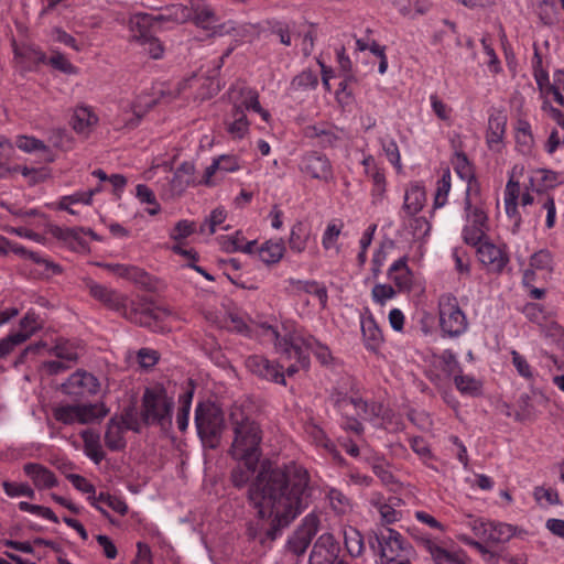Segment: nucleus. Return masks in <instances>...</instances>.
Returning <instances> with one entry per match:
<instances>
[{
	"instance_id": "nucleus-20",
	"label": "nucleus",
	"mask_w": 564,
	"mask_h": 564,
	"mask_svg": "<svg viewBox=\"0 0 564 564\" xmlns=\"http://www.w3.org/2000/svg\"><path fill=\"white\" fill-rule=\"evenodd\" d=\"M240 163L237 156L230 154H221L213 159L212 163L205 169L199 184L213 187L217 184L215 175L217 173L227 174L240 170Z\"/></svg>"
},
{
	"instance_id": "nucleus-38",
	"label": "nucleus",
	"mask_w": 564,
	"mask_h": 564,
	"mask_svg": "<svg viewBox=\"0 0 564 564\" xmlns=\"http://www.w3.org/2000/svg\"><path fill=\"white\" fill-rule=\"evenodd\" d=\"M194 397V386L193 382H188V388L178 397V412L176 415V424L180 431L184 432L189 422V413L192 401Z\"/></svg>"
},
{
	"instance_id": "nucleus-12",
	"label": "nucleus",
	"mask_w": 564,
	"mask_h": 564,
	"mask_svg": "<svg viewBox=\"0 0 564 564\" xmlns=\"http://www.w3.org/2000/svg\"><path fill=\"white\" fill-rule=\"evenodd\" d=\"M102 383L93 373L77 370L62 384L64 393L74 397H93L101 392Z\"/></svg>"
},
{
	"instance_id": "nucleus-43",
	"label": "nucleus",
	"mask_w": 564,
	"mask_h": 564,
	"mask_svg": "<svg viewBox=\"0 0 564 564\" xmlns=\"http://www.w3.org/2000/svg\"><path fill=\"white\" fill-rule=\"evenodd\" d=\"M341 221L333 220L327 224L322 236V246L326 251H333L335 254L340 252L338 239L341 234Z\"/></svg>"
},
{
	"instance_id": "nucleus-21",
	"label": "nucleus",
	"mask_w": 564,
	"mask_h": 564,
	"mask_svg": "<svg viewBox=\"0 0 564 564\" xmlns=\"http://www.w3.org/2000/svg\"><path fill=\"white\" fill-rule=\"evenodd\" d=\"M477 254L479 261L494 272H501L509 262L506 248L489 241H482L478 245Z\"/></svg>"
},
{
	"instance_id": "nucleus-27",
	"label": "nucleus",
	"mask_w": 564,
	"mask_h": 564,
	"mask_svg": "<svg viewBox=\"0 0 564 564\" xmlns=\"http://www.w3.org/2000/svg\"><path fill=\"white\" fill-rule=\"evenodd\" d=\"M360 327L366 349L377 352L383 344V335L373 315L369 313L361 316Z\"/></svg>"
},
{
	"instance_id": "nucleus-19",
	"label": "nucleus",
	"mask_w": 564,
	"mask_h": 564,
	"mask_svg": "<svg viewBox=\"0 0 564 564\" xmlns=\"http://www.w3.org/2000/svg\"><path fill=\"white\" fill-rule=\"evenodd\" d=\"M339 553V545L330 533L322 534L315 542L310 555V564H334Z\"/></svg>"
},
{
	"instance_id": "nucleus-54",
	"label": "nucleus",
	"mask_w": 564,
	"mask_h": 564,
	"mask_svg": "<svg viewBox=\"0 0 564 564\" xmlns=\"http://www.w3.org/2000/svg\"><path fill=\"white\" fill-rule=\"evenodd\" d=\"M39 328H40V324L37 322V317H36L35 313L29 312L20 321V329L17 333H13L11 335L20 337L21 338L20 345H21V344L25 343Z\"/></svg>"
},
{
	"instance_id": "nucleus-4",
	"label": "nucleus",
	"mask_w": 564,
	"mask_h": 564,
	"mask_svg": "<svg viewBox=\"0 0 564 564\" xmlns=\"http://www.w3.org/2000/svg\"><path fill=\"white\" fill-rule=\"evenodd\" d=\"M195 425L202 442L210 448L219 444L225 429L221 409L214 402H199L195 409Z\"/></svg>"
},
{
	"instance_id": "nucleus-10",
	"label": "nucleus",
	"mask_w": 564,
	"mask_h": 564,
	"mask_svg": "<svg viewBox=\"0 0 564 564\" xmlns=\"http://www.w3.org/2000/svg\"><path fill=\"white\" fill-rule=\"evenodd\" d=\"M84 288L89 292L90 296L100 302L107 308L122 314L129 319H133L128 313L129 299L120 292L94 281L91 278H83Z\"/></svg>"
},
{
	"instance_id": "nucleus-62",
	"label": "nucleus",
	"mask_w": 564,
	"mask_h": 564,
	"mask_svg": "<svg viewBox=\"0 0 564 564\" xmlns=\"http://www.w3.org/2000/svg\"><path fill=\"white\" fill-rule=\"evenodd\" d=\"M93 202V192H76L72 195L62 196L58 200L59 209H68L73 204L90 205Z\"/></svg>"
},
{
	"instance_id": "nucleus-42",
	"label": "nucleus",
	"mask_w": 564,
	"mask_h": 564,
	"mask_svg": "<svg viewBox=\"0 0 564 564\" xmlns=\"http://www.w3.org/2000/svg\"><path fill=\"white\" fill-rule=\"evenodd\" d=\"M285 251V247L282 240L278 241H265L258 249V256L260 260L267 264L278 263Z\"/></svg>"
},
{
	"instance_id": "nucleus-58",
	"label": "nucleus",
	"mask_w": 564,
	"mask_h": 564,
	"mask_svg": "<svg viewBox=\"0 0 564 564\" xmlns=\"http://www.w3.org/2000/svg\"><path fill=\"white\" fill-rule=\"evenodd\" d=\"M397 291L394 286L387 283H377L371 290V299L379 306H384L388 301L394 299Z\"/></svg>"
},
{
	"instance_id": "nucleus-57",
	"label": "nucleus",
	"mask_w": 564,
	"mask_h": 564,
	"mask_svg": "<svg viewBox=\"0 0 564 564\" xmlns=\"http://www.w3.org/2000/svg\"><path fill=\"white\" fill-rule=\"evenodd\" d=\"M453 167L456 174L465 182L475 177L474 167L465 153H456L453 159Z\"/></svg>"
},
{
	"instance_id": "nucleus-39",
	"label": "nucleus",
	"mask_w": 564,
	"mask_h": 564,
	"mask_svg": "<svg viewBox=\"0 0 564 564\" xmlns=\"http://www.w3.org/2000/svg\"><path fill=\"white\" fill-rule=\"evenodd\" d=\"M453 380L456 389L463 395L476 398L482 394V382L473 375L460 372L455 375Z\"/></svg>"
},
{
	"instance_id": "nucleus-18",
	"label": "nucleus",
	"mask_w": 564,
	"mask_h": 564,
	"mask_svg": "<svg viewBox=\"0 0 564 564\" xmlns=\"http://www.w3.org/2000/svg\"><path fill=\"white\" fill-rule=\"evenodd\" d=\"M466 224L463 228V239L467 245L477 246L482 242L487 230L488 217L484 208L465 210Z\"/></svg>"
},
{
	"instance_id": "nucleus-36",
	"label": "nucleus",
	"mask_w": 564,
	"mask_h": 564,
	"mask_svg": "<svg viewBox=\"0 0 564 564\" xmlns=\"http://www.w3.org/2000/svg\"><path fill=\"white\" fill-rule=\"evenodd\" d=\"M99 265L119 278L127 279L135 283L143 282L145 278V272L135 265L122 263H100Z\"/></svg>"
},
{
	"instance_id": "nucleus-8",
	"label": "nucleus",
	"mask_w": 564,
	"mask_h": 564,
	"mask_svg": "<svg viewBox=\"0 0 564 564\" xmlns=\"http://www.w3.org/2000/svg\"><path fill=\"white\" fill-rule=\"evenodd\" d=\"M438 315L441 329L448 337H458L468 328L467 317L451 293L440 296Z\"/></svg>"
},
{
	"instance_id": "nucleus-16",
	"label": "nucleus",
	"mask_w": 564,
	"mask_h": 564,
	"mask_svg": "<svg viewBox=\"0 0 564 564\" xmlns=\"http://www.w3.org/2000/svg\"><path fill=\"white\" fill-rule=\"evenodd\" d=\"M332 399L335 405L345 411L348 405H352L355 413L362 420L372 421L378 417L381 413V405L376 402H367L359 397H347L339 391L332 394Z\"/></svg>"
},
{
	"instance_id": "nucleus-55",
	"label": "nucleus",
	"mask_w": 564,
	"mask_h": 564,
	"mask_svg": "<svg viewBox=\"0 0 564 564\" xmlns=\"http://www.w3.org/2000/svg\"><path fill=\"white\" fill-rule=\"evenodd\" d=\"M84 232L82 228H68L61 226H51L50 234L52 237L75 247V243L79 241V234Z\"/></svg>"
},
{
	"instance_id": "nucleus-51",
	"label": "nucleus",
	"mask_w": 564,
	"mask_h": 564,
	"mask_svg": "<svg viewBox=\"0 0 564 564\" xmlns=\"http://www.w3.org/2000/svg\"><path fill=\"white\" fill-rule=\"evenodd\" d=\"M452 188V176L449 170H445L441 178L436 183V191L434 195V208L444 207L448 200V195Z\"/></svg>"
},
{
	"instance_id": "nucleus-29",
	"label": "nucleus",
	"mask_w": 564,
	"mask_h": 564,
	"mask_svg": "<svg viewBox=\"0 0 564 564\" xmlns=\"http://www.w3.org/2000/svg\"><path fill=\"white\" fill-rule=\"evenodd\" d=\"M388 279L393 282L399 292L410 291L413 284V275L408 265V258L395 260L388 269Z\"/></svg>"
},
{
	"instance_id": "nucleus-60",
	"label": "nucleus",
	"mask_w": 564,
	"mask_h": 564,
	"mask_svg": "<svg viewBox=\"0 0 564 564\" xmlns=\"http://www.w3.org/2000/svg\"><path fill=\"white\" fill-rule=\"evenodd\" d=\"M442 369L454 378L455 375H459L462 372L460 364L457 359V356L451 350L445 349L438 357Z\"/></svg>"
},
{
	"instance_id": "nucleus-7",
	"label": "nucleus",
	"mask_w": 564,
	"mask_h": 564,
	"mask_svg": "<svg viewBox=\"0 0 564 564\" xmlns=\"http://www.w3.org/2000/svg\"><path fill=\"white\" fill-rule=\"evenodd\" d=\"M260 334L269 341L274 344L279 354L285 356L288 359H295L296 364L290 365L286 368V375L293 376L300 368L307 369L310 366V358L305 351L302 350L300 344L294 340H289L285 337H280L279 332L271 325L261 324L259 327Z\"/></svg>"
},
{
	"instance_id": "nucleus-14",
	"label": "nucleus",
	"mask_w": 564,
	"mask_h": 564,
	"mask_svg": "<svg viewBox=\"0 0 564 564\" xmlns=\"http://www.w3.org/2000/svg\"><path fill=\"white\" fill-rule=\"evenodd\" d=\"M375 541L378 544L379 554L383 564L393 562L403 551L402 535L391 529L383 527L375 533Z\"/></svg>"
},
{
	"instance_id": "nucleus-63",
	"label": "nucleus",
	"mask_w": 564,
	"mask_h": 564,
	"mask_svg": "<svg viewBox=\"0 0 564 564\" xmlns=\"http://www.w3.org/2000/svg\"><path fill=\"white\" fill-rule=\"evenodd\" d=\"M558 176L560 174L557 172L539 169L533 172L531 182L533 183L534 181H538L541 182L543 188H552L560 183Z\"/></svg>"
},
{
	"instance_id": "nucleus-5",
	"label": "nucleus",
	"mask_w": 564,
	"mask_h": 564,
	"mask_svg": "<svg viewBox=\"0 0 564 564\" xmlns=\"http://www.w3.org/2000/svg\"><path fill=\"white\" fill-rule=\"evenodd\" d=\"M174 398L167 394L166 389L156 384L147 388L142 397L141 415L147 424H161L171 422Z\"/></svg>"
},
{
	"instance_id": "nucleus-61",
	"label": "nucleus",
	"mask_w": 564,
	"mask_h": 564,
	"mask_svg": "<svg viewBox=\"0 0 564 564\" xmlns=\"http://www.w3.org/2000/svg\"><path fill=\"white\" fill-rule=\"evenodd\" d=\"M46 63L67 75H76L78 73V68L59 52H53L52 56L48 59L46 58Z\"/></svg>"
},
{
	"instance_id": "nucleus-15",
	"label": "nucleus",
	"mask_w": 564,
	"mask_h": 564,
	"mask_svg": "<svg viewBox=\"0 0 564 564\" xmlns=\"http://www.w3.org/2000/svg\"><path fill=\"white\" fill-rule=\"evenodd\" d=\"M247 369L260 379L285 386L282 367L262 355H252L246 359Z\"/></svg>"
},
{
	"instance_id": "nucleus-22",
	"label": "nucleus",
	"mask_w": 564,
	"mask_h": 564,
	"mask_svg": "<svg viewBox=\"0 0 564 564\" xmlns=\"http://www.w3.org/2000/svg\"><path fill=\"white\" fill-rule=\"evenodd\" d=\"M317 517L314 513L307 514L304 518V528L289 539V550L296 555L303 554L317 532Z\"/></svg>"
},
{
	"instance_id": "nucleus-23",
	"label": "nucleus",
	"mask_w": 564,
	"mask_h": 564,
	"mask_svg": "<svg viewBox=\"0 0 564 564\" xmlns=\"http://www.w3.org/2000/svg\"><path fill=\"white\" fill-rule=\"evenodd\" d=\"M506 126L507 117L502 112L498 111L489 116L486 143L490 151L499 153L505 148Z\"/></svg>"
},
{
	"instance_id": "nucleus-35",
	"label": "nucleus",
	"mask_w": 564,
	"mask_h": 564,
	"mask_svg": "<svg viewBox=\"0 0 564 564\" xmlns=\"http://www.w3.org/2000/svg\"><path fill=\"white\" fill-rule=\"evenodd\" d=\"M85 454L96 464L105 458V453L100 444L99 433L93 430H85L80 433Z\"/></svg>"
},
{
	"instance_id": "nucleus-9",
	"label": "nucleus",
	"mask_w": 564,
	"mask_h": 564,
	"mask_svg": "<svg viewBox=\"0 0 564 564\" xmlns=\"http://www.w3.org/2000/svg\"><path fill=\"white\" fill-rule=\"evenodd\" d=\"M463 523L485 543H505L508 542L514 534V530L510 524L488 521L471 514L466 516Z\"/></svg>"
},
{
	"instance_id": "nucleus-56",
	"label": "nucleus",
	"mask_w": 564,
	"mask_h": 564,
	"mask_svg": "<svg viewBox=\"0 0 564 564\" xmlns=\"http://www.w3.org/2000/svg\"><path fill=\"white\" fill-rule=\"evenodd\" d=\"M227 218V212L223 207H217L212 210L210 215L206 220L200 225V232L213 235L216 232L217 228L224 224Z\"/></svg>"
},
{
	"instance_id": "nucleus-26",
	"label": "nucleus",
	"mask_w": 564,
	"mask_h": 564,
	"mask_svg": "<svg viewBox=\"0 0 564 564\" xmlns=\"http://www.w3.org/2000/svg\"><path fill=\"white\" fill-rule=\"evenodd\" d=\"M307 138L317 139L322 147H335L341 141L344 130L329 124H312L304 129Z\"/></svg>"
},
{
	"instance_id": "nucleus-31",
	"label": "nucleus",
	"mask_w": 564,
	"mask_h": 564,
	"mask_svg": "<svg viewBox=\"0 0 564 564\" xmlns=\"http://www.w3.org/2000/svg\"><path fill=\"white\" fill-rule=\"evenodd\" d=\"M400 500L398 498H389L388 500L378 492L371 495L370 503L379 512L381 521L390 524L399 520L400 512L397 510Z\"/></svg>"
},
{
	"instance_id": "nucleus-32",
	"label": "nucleus",
	"mask_w": 564,
	"mask_h": 564,
	"mask_svg": "<svg viewBox=\"0 0 564 564\" xmlns=\"http://www.w3.org/2000/svg\"><path fill=\"white\" fill-rule=\"evenodd\" d=\"M295 340L300 344L305 354L312 352L323 366H329L333 364L334 357L330 349L315 337L304 336L295 338Z\"/></svg>"
},
{
	"instance_id": "nucleus-50",
	"label": "nucleus",
	"mask_w": 564,
	"mask_h": 564,
	"mask_svg": "<svg viewBox=\"0 0 564 564\" xmlns=\"http://www.w3.org/2000/svg\"><path fill=\"white\" fill-rule=\"evenodd\" d=\"M52 352L58 359L73 364L78 359L79 346L73 341L61 339L53 347Z\"/></svg>"
},
{
	"instance_id": "nucleus-3",
	"label": "nucleus",
	"mask_w": 564,
	"mask_h": 564,
	"mask_svg": "<svg viewBox=\"0 0 564 564\" xmlns=\"http://www.w3.org/2000/svg\"><path fill=\"white\" fill-rule=\"evenodd\" d=\"M229 99L232 104V109L225 120V126L227 133L232 140H242L249 134L250 122L246 110H253L264 121H269L270 113L261 107L259 95L254 89L243 85L234 86L229 90Z\"/></svg>"
},
{
	"instance_id": "nucleus-53",
	"label": "nucleus",
	"mask_w": 564,
	"mask_h": 564,
	"mask_svg": "<svg viewBox=\"0 0 564 564\" xmlns=\"http://www.w3.org/2000/svg\"><path fill=\"white\" fill-rule=\"evenodd\" d=\"M196 25L210 30L217 22V17L212 7L202 4L195 8L194 15L192 14Z\"/></svg>"
},
{
	"instance_id": "nucleus-11",
	"label": "nucleus",
	"mask_w": 564,
	"mask_h": 564,
	"mask_svg": "<svg viewBox=\"0 0 564 564\" xmlns=\"http://www.w3.org/2000/svg\"><path fill=\"white\" fill-rule=\"evenodd\" d=\"M12 47L13 67L22 76L29 72L37 70L40 65L46 63V54L34 44L13 41Z\"/></svg>"
},
{
	"instance_id": "nucleus-33",
	"label": "nucleus",
	"mask_w": 564,
	"mask_h": 564,
	"mask_svg": "<svg viewBox=\"0 0 564 564\" xmlns=\"http://www.w3.org/2000/svg\"><path fill=\"white\" fill-rule=\"evenodd\" d=\"M426 194L424 187L419 183L411 184L404 194L403 212L408 216L417 215L424 207Z\"/></svg>"
},
{
	"instance_id": "nucleus-40",
	"label": "nucleus",
	"mask_w": 564,
	"mask_h": 564,
	"mask_svg": "<svg viewBox=\"0 0 564 564\" xmlns=\"http://www.w3.org/2000/svg\"><path fill=\"white\" fill-rule=\"evenodd\" d=\"M311 236L310 228L302 221H296L290 231L289 247L295 253H302L307 247Z\"/></svg>"
},
{
	"instance_id": "nucleus-30",
	"label": "nucleus",
	"mask_w": 564,
	"mask_h": 564,
	"mask_svg": "<svg viewBox=\"0 0 564 564\" xmlns=\"http://www.w3.org/2000/svg\"><path fill=\"white\" fill-rule=\"evenodd\" d=\"M200 185L195 178V165L193 162H183L176 169L171 180V191L174 195H181L189 186Z\"/></svg>"
},
{
	"instance_id": "nucleus-41",
	"label": "nucleus",
	"mask_w": 564,
	"mask_h": 564,
	"mask_svg": "<svg viewBox=\"0 0 564 564\" xmlns=\"http://www.w3.org/2000/svg\"><path fill=\"white\" fill-rule=\"evenodd\" d=\"M514 138L519 150L527 154L530 153L534 145V138L531 129V124L524 120L519 119L514 127Z\"/></svg>"
},
{
	"instance_id": "nucleus-47",
	"label": "nucleus",
	"mask_w": 564,
	"mask_h": 564,
	"mask_svg": "<svg viewBox=\"0 0 564 564\" xmlns=\"http://www.w3.org/2000/svg\"><path fill=\"white\" fill-rule=\"evenodd\" d=\"M318 85V76L311 69H304L299 75H296L291 84V91H306L315 89Z\"/></svg>"
},
{
	"instance_id": "nucleus-24",
	"label": "nucleus",
	"mask_w": 564,
	"mask_h": 564,
	"mask_svg": "<svg viewBox=\"0 0 564 564\" xmlns=\"http://www.w3.org/2000/svg\"><path fill=\"white\" fill-rule=\"evenodd\" d=\"M520 183L518 181H514L513 176H510L505 188L503 203L507 216L513 221V234H516L519 230L521 225V216L518 212V200L520 198Z\"/></svg>"
},
{
	"instance_id": "nucleus-46",
	"label": "nucleus",
	"mask_w": 564,
	"mask_h": 564,
	"mask_svg": "<svg viewBox=\"0 0 564 564\" xmlns=\"http://www.w3.org/2000/svg\"><path fill=\"white\" fill-rule=\"evenodd\" d=\"M327 499L329 501L332 510L337 516H346L350 513L352 510L350 499L336 488H330L327 491Z\"/></svg>"
},
{
	"instance_id": "nucleus-6",
	"label": "nucleus",
	"mask_w": 564,
	"mask_h": 564,
	"mask_svg": "<svg viewBox=\"0 0 564 564\" xmlns=\"http://www.w3.org/2000/svg\"><path fill=\"white\" fill-rule=\"evenodd\" d=\"M109 410L102 402L87 404H58L53 408L56 421L66 424H90L102 420Z\"/></svg>"
},
{
	"instance_id": "nucleus-13",
	"label": "nucleus",
	"mask_w": 564,
	"mask_h": 564,
	"mask_svg": "<svg viewBox=\"0 0 564 564\" xmlns=\"http://www.w3.org/2000/svg\"><path fill=\"white\" fill-rule=\"evenodd\" d=\"M300 171L314 180L328 183L334 180L329 159L319 152H308L301 158Z\"/></svg>"
},
{
	"instance_id": "nucleus-28",
	"label": "nucleus",
	"mask_w": 564,
	"mask_h": 564,
	"mask_svg": "<svg viewBox=\"0 0 564 564\" xmlns=\"http://www.w3.org/2000/svg\"><path fill=\"white\" fill-rule=\"evenodd\" d=\"M23 470L39 490L51 489L57 486L55 474L41 464L28 463L23 466Z\"/></svg>"
},
{
	"instance_id": "nucleus-34",
	"label": "nucleus",
	"mask_w": 564,
	"mask_h": 564,
	"mask_svg": "<svg viewBox=\"0 0 564 564\" xmlns=\"http://www.w3.org/2000/svg\"><path fill=\"white\" fill-rule=\"evenodd\" d=\"M127 426L121 419L112 417L107 424L105 433V443L111 451H119L126 446L123 433Z\"/></svg>"
},
{
	"instance_id": "nucleus-1",
	"label": "nucleus",
	"mask_w": 564,
	"mask_h": 564,
	"mask_svg": "<svg viewBox=\"0 0 564 564\" xmlns=\"http://www.w3.org/2000/svg\"><path fill=\"white\" fill-rule=\"evenodd\" d=\"M239 464L231 470L234 487L248 485L247 501L258 518L270 521L267 536L274 540L312 503L314 486L310 471L301 464L290 462L273 467L260 457L234 458Z\"/></svg>"
},
{
	"instance_id": "nucleus-64",
	"label": "nucleus",
	"mask_w": 564,
	"mask_h": 564,
	"mask_svg": "<svg viewBox=\"0 0 564 564\" xmlns=\"http://www.w3.org/2000/svg\"><path fill=\"white\" fill-rule=\"evenodd\" d=\"M381 148L388 159V161L395 167H401V154L399 151V147L397 142L390 138V139H381L380 140Z\"/></svg>"
},
{
	"instance_id": "nucleus-2",
	"label": "nucleus",
	"mask_w": 564,
	"mask_h": 564,
	"mask_svg": "<svg viewBox=\"0 0 564 564\" xmlns=\"http://www.w3.org/2000/svg\"><path fill=\"white\" fill-rule=\"evenodd\" d=\"M232 442L228 449L231 458L261 457L263 432L241 405L234 404L229 411Z\"/></svg>"
},
{
	"instance_id": "nucleus-48",
	"label": "nucleus",
	"mask_w": 564,
	"mask_h": 564,
	"mask_svg": "<svg viewBox=\"0 0 564 564\" xmlns=\"http://www.w3.org/2000/svg\"><path fill=\"white\" fill-rule=\"evenodd\" d=\"M192 19V10L184 4H173L166 9L165 13L155 17L156 21H172L177 24L185 23Z\"/></svg>"
},
{
	"instance_id": "nucleus-59",
	"label": "nucleus",
	"mask_w": 564,
	"mask_h": 564,
	"mask_svg": "<svg viewBox=\"0 0 564 564\" xmlns=\"http://www.w3.org/2000/svg\"><path fill=\"white\" fill-rule=\"evenodd\" d=\"M530 267L534 270L552 271L553 256L547 249H541L530 257Z\"/></svg>"
},
{
	"instance_id": "nucleus-49",
	"label": "nucleus",
	"mask_w": 564,
	"mask_h": 564,
	"mask_svg": "<svg viewBox=\"0 0 564 564\" xmlns=\"http://www.w3.org/2000/svg\"><path fill=\"white\" fill-rule=\"evenodd\" d=\"M533 498L541 508L562 505L558 491L552 487H535L533 490Z\"/></svg>"
},
{
	"instance_id": "nucleus-37",
	"label": "nucleus",
	"mask_w": 564,
	"mask_h": 564,
	"mask_svg": "<svg viewBox=\"0 0 564 564\" xmlns=\"http://www.w3.org/2000/svg\"><path fill=\"white\" fill-rule=\"evenodd\" d=\"M404 228L411 234L414 240H424L431 231L430 221L423 216H403Z\"/></svg>"
},
{
	"instance_id": "nucleus-17",
	"label": "nucleus",
	"mask_w": 564,
	"mask_h": 564,
	"mask_svg": "<svg viewBox=\"0 0 564 564\" xmlns=\"http://www.w3.org/2000/svg\"><path fill=\"white\" fill-rule=\"evenodd\" d=\"M153 105L154 100L151 97H137L133 102L122 106L121 112L116 120V127L127 130L135 128Z\"/></svg>"
},
{
	"instance_id": "nucleus-45",
	"label": "nucleus",
	"mask_w": 564,
	"mask_h": 564,
	"mask_svg": "<svg viewBox=\"0 0 564 564\" xmlns=\"http://www.w3.org/2000/svg\"><path fill=\"white\" fill-rule=\"evenodd\" d=\"M344 543L347 552L357 557L362 554L365 544L361 533L352 527H344L343 529Z\"/></svg>"
},
{
	"instance_id": "nucleus-44",
	"label": "nucleus",
	"mask_w": 564,
	"mask_h": 564,
	"mask_svg": "<svg viewBox=\"0 0 564 564\" xmlns=\"http://www.w3.org/2000/svg\"><path fill=\"white\" fill-rule=\"evenodd\" d=\"M424 547L431 554L435 564H464L463 558L438 546L431 540L424 542Z\"/></svg>"
},
{
	"instance_id": "nucleus-52",
	"label": "nucleus",
	"mask_w": 564,
	"mask_h": 564,
	"mask_svg": "<svg viewBox=\"0 0 564 564\" xmlns=\"http://www.w3.org/2000/svg\"><path fill=\"white\" fill-rule=\"evenodd\" d=\"M466 191H465V200H464V209L473 210L475 208H482L481 205V196H480V185L476 177L466 182Z\"/></svg>"
},
{
	"instance_id": "nucleus-25",
	"label": "nucleus",
	"mask_w": 564,
	"mask_h": 564,
	"mask_svg": "<svg viewBox=\"0 0 564 564\" xmlns=\"http://www.w3.org/2000/svg\"><path fill=\"white\" fill-rule=\"evenodd\" d=\"M98 116L88 106H78L74 109L70 126L73 130L84 137L88 138L94 128L98 123Z\"/></svg>"
}]
</instances>
